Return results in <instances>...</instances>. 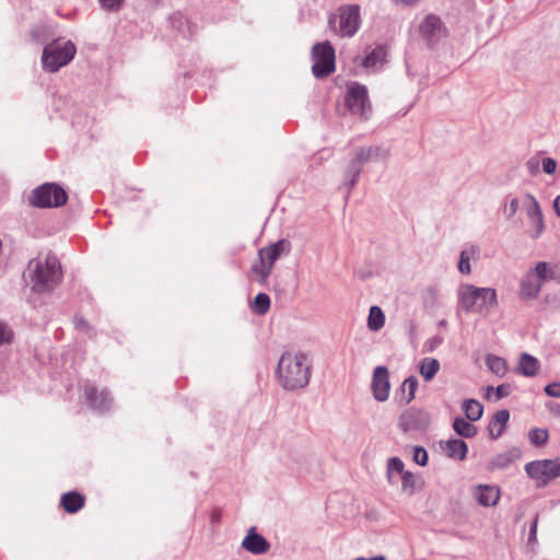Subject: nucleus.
Returning a JSON list of instances; mask_svg holds the SVG:
<instances>
[{"label": "nucleus", "instance_id": "obj_9", "mask_svg": "<svg viewBox=\"0 0 560 560\" xmlns=\"http://www.w3.org/2000/svg\"><path fill=\"white\" fill-rule=\"evenodd\" d=\"M312 73L317 79H323L331 74L335 69V49L328 42L317 43L312 48Z\"/></svg>", "mask_w": 560, "mask_h": 560}, {"label": "nucleus", "instance_id": "obj_25", "mask_svg": "<svg viewBox=\"0 0 560 560\" xmlns=\"http://www.w3.org/2000/svg\"><path fill=\"white\" fill-rule=\"evenodd\" d=\"M444 450L448 457L463 460L467 455L468 446L463 440L451 439L445 443Z\"/></svg>", "mask_w": 560, "mask_h": 560}, {"label": "nucleus", "instance_id": "obj_36", "mask_svg": "<svg viewBox=\"0 0 560 560\" xmlns=\"http://www.w3.org/2000/svg\"><path fill=\"white\" fill-rule=\"evenodd\" d=\"M270 308V298L266 293H258L255 296L253 311L257 315H265Z\"/></svg>", "mask_w": 560, "mask_h": 560}, {"label": "nucleus", "instance_id": "obj_43", "mask_svg": "<svg viewBox=\"0 0 560 560\" xmlns=\"http://www.w3.org/2000/svg\"><path fill=\"white\" fill-rule=\"evenodd\" d=\"M511 392H512V387L510 384H506V383L501 384L494 389L495 399L499 400L504 397H508L511 394Z\"/></svg>", "mask_w": 560, "mask_h": 560}, {"label": "nucleus", "instance_id": "obj_11", "mask_svg": "<svg viewBox=\"0 0 560 560\" xmlns=\"http://www.w3.org/2000/svg\"><path fill=\"white\" fill-rule=\"evenodd\" d=\"M527 476L537 487H546L551 480L560 477V459H537L525 465Z\"/></svg>", "mask_w": 560, "mask_h": 560}, {"label": "nucleus", "instance_id": "obj_38", "mask_svg": "<svg viewBox=\"0 0 560 560\" xmlns=\"http://www.w3.org/2000/svg\"><path fill=\"white\" fill-rule=\"evenodd\" d=\"M401 491L409 497L416 492V477L411 471L401 475Z\"/></svg>", "mask_w": 560, "mask_h": 560}, {"label": "nucleus", "instance_id": "obj_31", "mask_svg": "<svg viewBox=\"0 0 560 560\" xmlns=\"http://www.w3.org/2000/svg\"><path fill=\"white\" fill-rule=\"evenodd\" d=\"M421 302L425 308H434L440 300V289L438 285H429L420 293Z\"/></svg>", "mask_w": 560, "mask_h": 560}, {"label": "nucleus", "instance_id": "obj_24", "mask_svg": "<svg viewBox=\"0 0 560 560\" xmlns=\"http://www.w3.org/2000/svg\"><path fill=\"white\" fill-rule=\"evenodd\" d=\"M84 399L88 406L97 411H102L105 406V395L103 392H98L92 385H85L84 387Z\"/></svg>", "mask_w": 560, "mask_h": 560}, {"label": "nucleus", "instance_id": "obj_23", "mask_svg": "<svg viewBox=\"0 0 560 560\" xmlns=\"http://www.w3.org/2000/svg\"><path fill=\"white\" fill-rule=\"evenodd\" d=\"M539 369L540 363L535 357L526 352L521 354L516 369L520 374L526 377H533L538 373Z\"/></svg>", "mask_w": 560, "mask_h": 560}, {"label": "nucleus", "instance_id": "obj_39", "mask_svg": "<svg viewBox=\"0 0 560 560\" xmlns=\"http://www.w3.org/2000/svg\"><path fill=\"white\" fill-rule=\"evenodd\" d=\"M412 459L420 466L428 464V452L422 446H415Z\"/></svg>", "mask_w": 560, "mask_h": 560}, {"label": "nucleus", "instance_id": "obj_8", "mask_svg": "<svg viewBox=\"0 0 560 560\" xmlns=\"http://www.w3.org/2000/svg\"><path fill=\"white\" fill-rule=\"evenodd\" d=\"M67 199V192L62 187L46 183L32 190L28 201L36 208H58L63 206Z\"/></svg>", "mask_w": 560, "mask_h": 560}, {"label": "nucleus", "instance_id": "obj_6", "mask_svg": "<svg viewBox=\"0 0 560 560\" xmlns=\"http://www.w3.org/2000/svg\"><path fill=\"white\" fill-rule=\"evenodd\" d=\"M290 248V242L282 238L258 250V260L253 264L250 271L260 284L267 283L275 262L280 256L289 254Z\"/></svg>", "mask_w": 560, "mask_h": 560}, {"label": "nucleus", "instance_id": "obj_18", "mask_svg": "<svg viewBox=\"0 0 560 560\" xmlns=\"http://www.w3.org/2000/svg\"><path fill=\"white\" fill-rule=\"evenodd\" d=\"M526 199L528 200L526 213L530 224L536 229L533 237L537 238L545 229L542 212L537 199L533 195L527 194Z\"/></svg>", "mask_w": 560, "mask_h": 560}, {"label": "nucleus", "instance_id": "obj_35", "mask_svg": "<svg viewBox=\"0 0 560 560\" xmlns=\"http://www.w3.org/2000/svg\"><path fill=\"white\" fill-rule=\"evenodd\" d=\"M549 439V432L545 428H534L528 432V440L535 446H542Z\"/></svg>", "mask_w": 560, "mask_h": 560}, {"label": "nucleus", "instance_id": "obj_33", "mask_svg": "<svg viewBox=\"0 0 560 560\" xmlns=\"http://www.w3.org/2000/svg\"><path fill=\"white\" fill-rule=\"evenodd\" d=\"M486 365L498 376H503L508 371L506 361L503 358L494 354H488L486 357Z\"/></svg>", "mask_w": 560, "mask_h": 560}, {"label": "nucleus", "instance_id": "obj_32", "mask_svg": "<svg viewBox=\"0 0 560 560\" xmlns=\"http://www.w3.org/2000/svg\"><path fill=\"white\" fill-rule=\"evenodd\" d=\"M453 429L458 435L467 439L474 438L477 434V428L462 417L455 418Z\"/></svg>", "mask_w": 560, "mask_h": 560}, {"label": "nucleus", "instance_id": "obj_53", "mask_svg": "<svg viewBox=\"0 0 560 560\" xmlns=\"http://www.w3.org/2000/svg\"><path fill=\"white\" fill-rule=\"evenodd\" d=\"M102 8H105V0H98Z\"/></svg>", "mask_w": 560, "mask_h": 560}, {"label": "nucleus", "instance_id": "obj_50", "mask_svg": "<svg viewBox=\"0 0 560 560\" xmlns=\"http://www.w3.org/2000/svg\"><path fill=\"white\" fill-rule=\"evenodd\" d=\"M124 0H107V10H118Z\"/></svg>", "mask_w": 560, "mask_h": 560}, {"label": "nucleus", "instance_id": "obj_15", "mask_svg": "<svg viewBox=\"0 0 560 560\" xmlns=\"http://www.w3.org/2000/svg\"><path fill=\"white\" fill-rule=\"evenodd\" d=\"M371 388L375 400L383 402L388 399L390 382L386 366L378 365L374 369Z\"/></svg>", "mask_w": 560, "mask_h": 560}, {"label": "nucleus", "instance_id": "obj_20", "mask_svg": "<svg viewBox=\"0 0 560 560\" xmlns=\"http://www.w3.org/2000/svg\"><path fill=\"white\" fill-rule=\"evenodd\" d=\"M84 495L78 491L65 492L60 498V506L69 514L79 512L84 506Z\"/></svg>", "mask_w": 560, "mask_h": 560}, {"label": "nucleus", "instance_id": "obj_28", "mask_svg": "<svg viewBox=\"0 0 560 560\" xmlns=\"http://www.w3.org/2000/svg\"><path fill=\"white\" fill-rule=\"evenodd\" d=\"M462 409L469 421H478L483 415V406L476 399H465Z\"/></svg>", "mask_w": 560, "mask_h": 560}, {"label": "nucleus", "instance_id": "obj_10", "mask_svg": "<svg viewBox=\"0 0 560 560\" xmlns=\"http://www.w3.org/2000/svg\"><path fill=\"white\" fill-rule=\"evenodd\" d=\"M328 23L339 36H353L360 24V7L358 4L342 5L339 9V14L331 15Z\"/></svg>", "mask_w": 560, "mask_h": 560}, {"label": "nucleus", "instance_id": "obj_7", "mask_svg": "<svg viewBox=\"0 0 560 560\" xmlns=\"http://www.w3.org/2000/svg\"><path fill=\"white\" fill-rule=\"evenodd\" d=\"M551 278L552 273L547 262L539 261L536 264V266L529 269L521 280V299L526 301L536 299L541 291L544 282Z\"/></svg>", "mask_w": 560, "mask_h": 560}, {"label": "nucleus", "instance_id": "obj_37", "mask_svg": "<svg viewBox=\"0 0 560 560\" xmlns=\"http://www.w3.org/2000/svg\"><path fill=\"white\" fill-rule=\"evenodd\" d=\"M417 388L418 380L416 376H409L402 382L401 390L402 393L407 392V396L405 397V404H409L415 399Z\"/></svg>", "mask_w": 560, "mask_h": 560}, {"label": "nucleus", "instance_id": "obj_21", "mask_svg": "<svg viewBox=\"0 0 560 560\" xmlns=\"http://www.w3.org/2000/svg\"><path fill=\"white\" fill-rule=\"evenodd\" d=\"M509 419L510 412L508 409H501L493 415L488 427L489 435L492 440H497L503 434Z\"/></svg>", "mask_w": 560, "mask_h": 560}, {"label": "nucleus", "instance_id": "obj_26", "mask_svg": "<svg viewBox=\"0 0 560 560\" xmlns=\"http://www.w3.org/2000/svg\"><path fill=\"white\" fill-rule=\"evenodd\" d=\"M478 255V248L474 245L464 248L459 254L457 264L458 271L463 275H469L471 272L470 260Z\"/></svg>", "mask_w": 560, "mask_h": 560}, {"label": "nucleus", "instance_id": "obj_46", "mask_svg": "<svg viewBox=\"0 0 560 560\" xmlns=\"http://www.w3.org/2000/svg\"><path fill=\"white\" fill-rule=\"evenodd\" d=\"M222 520V511L220 509H213L210 514V522L213 525H218L221 523Z\"/></svg>", "mask_w": 560, "mask_h": 560}, {"label": "nucleus", "instance_id": "obj_29", "mask_svg": "<svg viewBox=\"0 0 560 560\" xmlns=\"http://www.w3.org/2000/svg\"><path fill=\"white\" fill-rule=\"evenodd\" d=\"M440 370V362L434 358H424L420 362L419 372L424 381H432Z\"/></svg>", "mask_w": 560, "mask_h": 560}, {"label": "nucleus", "instance_id": "obj_17", "mask_svg": "<svg viewBox=\"0 0 560 560\" xmlns=\"http://www.w3.org/2000/svg\"><path fill=\"white\" fill-rule=\"evenodd\" d=\"M522 451L520 447L512 446L509 450L495 455L488 464V470H501L510 467L513 463L521 459Z\"/></svg>", "mask_w": 560, "mask_h": 560}, {"label": "nucleus", "instance_id": "obj_5", "mask_svg": "<svg viewBox=\"0 0 560 560\" xmlns=\"http://www.w3.org/2000/svg\"><path fill=\"white\" fill-rule=\"evenodd\" d=\"M77 52V47L71 40L61 38L47 43L42 52V67L48 73H55L69 65Z\"/></svg>", "mask_w": 560, "mask_h": 560}, {"label": "nucleus", "instance_id": "obj_44", "mask_svg": "<svg viewBox=\"0 0 560 560\" xmlns=\"http://www.w3.org/2000/svg\"><path fill=\"white\" fill-rule=\"evenodd\" d=\"M545 393L553 398L560 397V383H550L545 387Z\"/></svg>", "mask_w": 560, "mask_h": 560}, {"label": "nucleus", "instance_id": "obj_12", "mask_svg": "<svg viewBox=\"0 0 560 560\" xmlns=\"http://www.w3.org/2000/svg\"><path fill=\"white\" fill-rule=\"evenodd\" d=\"M346 105L352 114L366 119L371 113L368 89L359 83L351 84L346 95Z\"/></svg>", "mask_w": 560, "mask_h": 560}, {"label": "nucleus", "instance_id": "obj_49", "mask_svg": "<svg viewBox=\"0 0 560 560\" xmlns=\"http://www.w3.org/2000/svg\"><path fill=\"white\" fill-rule=\"evenodd\" d=\"M396 5L401 7H413L419 3L420 0H392Z\"/></svg>", "mask_w": 560, "mask_h": 560}, {"label": "nucleus", "instance_id": "obj_40", "mask_svg": "<svg viewBox=\"0 0 560 560\" xmlns=\"http://www.w3.org/2000/svg\"><path fill=\"white\" fill-rule=\"evenodd\" d=\"M13 332L11 328L3 322L0 320V346L2 343H9L12 339Z\"/></svg>", "mask_w": 560, "mask_h": 560}, {"label": "nucleus", "instance_id": "obj_51", "mask_svg": "<svg viewBox=\"0 0 560 560\" xmlns=\"http://www.w3.org/2000/svg\"><path fill=\"white\" fill-rule=\"evenodd\" d=\"M353 560H386V558L384 556L380 555V556H375V557H371V558L358 557V558H354Z\"/></svg>", "mask_w": 560, "mask_h": 560}, {"label": "nucleus", "instance_id": "obj_22", "mask_svg": "<svg viewBox=\"0 0 560 560\" xmlns=\"http://www.w3.org/2000/svg\"><path fill=\"white\" fill-rule=\"evenodd\" d=\"M54 36L52 28L45 23L36 24L30 31V40L35 45L47 44L55 39Z\"/></svg>", "mask_w": 560, "mask_h": 560}, {"label": "nucleus", "instance_id": "obj_30", "mask_svg": "<svg viewBox=\"0 0 560 560\" xmlns=\"http://www.w3.org/2000/svg\"><path fill=\"white\" fill-rule=\"evenodd\" d=\"M385 56V49L382 46H377L364 57L362 60V66L366 69H376L383 65Z\"/></svg>", "mask_w": 560, "mask_h": 560}, {"label": "nucleus", "instance_id": "obj_2", "mask_svg": "<svg viewBox=\"0 0 560 560\" xmlns=\"http://www.w3.org/2000/svg\"><path fill=\"white\" fill-rule=\"evenodd\" d=\"M457 306L466 314L476 313L488 316L499 306L498 293L494 288L476 287L462 283L456 290Z\"/></svg>", "mask_w": 560, "mask_h": 560}, {"label": "nucleus", "instance_id": "obj_47", "mask_svg": "<svg viewBox=\"0 0 560 560\" xmlns=\"http://www.w3.org/2000/svg\"><path fill=\"white\" fill-rule=\"evenodd\" d=\"M73 324L78 330H84L89 327L88 322L82 317H74Z\"/></svg>", "mask_w": 560, "mask_h": 560}, {"label": "nucleus", "instance_id": "obj_41", "mask_svg": "<svg viewBox=\"0 0 560 560\" xmlns=\"http://www.w3.org/2000/svg\"><path fill=\"white\" fill-rule=\"evenodd\" d=\"M537 526H538V515H536L530 524L529 534H528V545L534 548L537 545Z\"/></svg>", "mask_w": 560, "mask_h": 560}, {"label": "nucleus", "instance_id": "obj_52", "mask_svg": "<svg viewBox=\"0 0 560 560\" xmlns=\"http://www.w3.org/2000/svg\"><path fill=\"white\" fill-rule=\"evenodd\" d=\"M553 207L556 213L560 217V195L555 199Z\"/></svg>", "mask_w": 560, "mask_h": 560}, {"label": "nucleus", "instance_id": "obj_16", "mask_svg": "<svg viewBox=\"0 0 560 560\" xmlns=\"http://www.w3.org/2000/svg\"><path fill=\"white\" fill-rule=\"evenodd\" d=\"M241 546L246 551L256 556L265 555L270 549V542L262 535L258 534L255 527H250L247 530Z\"/></svg>", "mask_w": 560, "mask_h": 560}, {"label": "nucleus", "instance_id": "obj_34", "mask_svg": "<svg viewBox=\"0 0 560 560\" xmlns=\"http://www.w3.org/2000/svg\"><path fill=\"white\" fill-rule=\"evenodd\" d=\"M404 462L399 457H390L387 460L386 475L389 483H394L393 474L404 475L406 472Z\"/></svg>", "mask_w": 560, "mask_h": 560}, {"label": "nucleus", "instance_id": "obj_14", "mask_svg": "<svg viewBox=\"0 0 560 560\" xmlns=\"http://www.w3.org/2000/svg\"><path fill=\"white\" fill-rule=\"evenodd\" d=\"M430 415L418 408H409L402 411L398 419V427L404 432L424 431L430 425Z\"/></svg>", "mask_w": 560, "mask_h": 560}, {"label": "nucleus", "instance_id": "obj_27", "mask_svg": "<svg viewBox=\"0 0 560 560\" xmlns=\"http://www.w3.org/2000/svg\"><path fill=\"white\" fill-rule=\"evenodd\" d=\"M385 325V314L377 305L370 307L366 326L371 331H380Z\"/></svg>", "mask_w": 560, "mask_h": 560}, {"label": "nucleus", "instance_id": "obj_3", "mask_svg": "<svg viewBox=\"0 0 560 560\" xmlns=\"http://www.w3.org/2000/svg\"><path fill=\"white\" fill-rule=\"evenodd\" d=\"M28 279L32 290L36 293L49 292L61 280V265L54 255L45 258L37 257L32 259L27 266Z\"/></svg>", "mask_w": 560, "mask_h": 560}, {"label": "nucleus", "instance_id": "obj_19", "mask_svg": "<svg viewBox=\"0 0 560 560\" xmlns=\"http://www.w3.org/2000/svg\"><path fill=\"white\" fill-rule=\"evenodd\" d=\"M476 501L482 506H494L500 499V490L494 486L479 485L474 492Z\"/></svg>", "mask_w": 560, "mask_h": 560}, {"label": "nucleus", "instance_id": "obj_4", "mask_svg": "<svg viewBox=\"0 0 560 560\" xmlns=\"http://www.w3.org/2000/svg\"><path fill=\"white\" fill-rule=\"evenodd\" d=\"M388 155L389 151L381 147L359 148L345 172V179L341 187L345 188L349 195L351 189L357 185L364 165L370 162L386 161Z\"/></svg>", "mask_w": 560, "mask_h": 560}, {"label": "nucleus", "instance_id": "obj_13", "mask_svg": "<svg viewBox=\"0 0 560 560\" xmlns=\"http://www.w3.org/2000/svg\"><path fill=\"white\" fill-rule=\"evenodd\" d=\"M421 38L428 46L433 47L447 36V28L435 14H428L419 25Z\"/></svg>", "mask_w": 560, "mask_h": 560}, {"label": "nucleus", "instance_id": "obj_54", "mask_svg": "<svg viewBox=\"0 0 560 560\" xmlns=\"http://www.w3.org/2000/svg\"><path fill=\"white\" fill-rule=\"evenodd\" d=\"M490 390H493V387H492V386H489V387H488L487 398H490V396H489V392H490Z\"/></svg>", "mask_w": 560, "mask_h": 560}, {"label": "nucleus", "instance_id": "obj_1", "mask_svg": "<svg viewBox=\"0 0 560 560\" xmlns=\"http://www.w3.org/2000/svg\"><path fill=\"white\" fill-rule=\"evenodd\" d=\"M312 360L307 353L289 350L281 354L276 377L279 385L288 392L305 388L311 380Z\"/></svg>", "mask_w": 560, "mask_h": 560}, {"label": "nucleus", "instance_id": "obj_48", "mask_svg": "<svg viewBox=\"0 0 560 560\" xmlns=\"http://www.w3.org/2000/svg\"><path fill=\"white\" fill-rule=\"evenodd\" d=\"M526 166L529 173L534 174L538 172L539 161L537 159H530L527 161Z\"/></svg>", "mask_w": 560, "mask_h": 560}, {"label": "nucleus", "instance_id": "obj_45", "mask_svg": "<svg viewBox=\"0 0 560 560\" xmlns=\"http://www.w3.org/2000/svg\"><path fill=\"white\" fill-rule=\"evenodd\" d=\"M557 168V162L551 158H546L542 160V170L547 174H553Z\"/></svg>", "mask_w": 560, "mask_h": 560}, {"label": "nucleus", "instance_id": "obj_42", "mask_svg": "<svg viewBox=\"0 0 560 560\" xmlns=\"http://www.w3.org/2000/svg\"><path fill=\"white\" fill-rule=\"evenodd\" d=\"M520 208V201L517 198L511 199L510 203L504 207V214L508 219L513 218Z\"/></svg>", "mask_w": 560, "mask_h": 560}]
</instances>
